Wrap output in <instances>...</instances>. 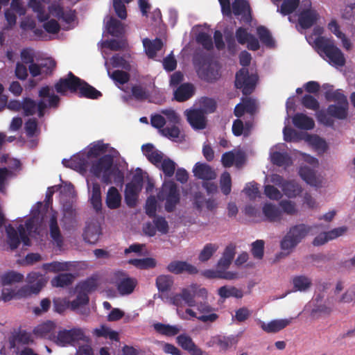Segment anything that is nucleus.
I'll return each instance as SVG.
<instances>
[{
	"instance_id": "f257e3e1",
	"label": "nucleus",
	"mask_w": 355,
	"mask_h": 355,
	"mask_svg": "<svg viewBox=\"0 0 355 355\" xmlns=\"http://www.w3.org/2000/svg\"><path fill=\"white\" fill-rule=\"evenodd\" d=\"M315 45L318 53L329 64L334 66L343 67L346 60L343 53L335 44L334 40L323 36H319L315 40Z\"/></svg>"
},
{
	"instance_id": "f03ea898",
	"label": "nucleus",
	"mask_w": 355,
	"mask_h": 355,
	"mask_svg": "<svg viewBox=\"0 0 355 355\" xmlns=\"http://www.w3.org/2000/svg\"><path fill=\"white\" fill-rule=\"evenodd\" d=\"M196 297L206 300L208 297V291L205 288H201L196 284H192L189 286L182 288L180 293L173 295L170 298V301L172 304L178 307H181L184 304L193 307L196 305Z\"/></svg>"
},
{
	"instance_id": "7ed1b4c3",
	"label": "nucleus",
	"mask_w": 355,
	"mask_h": 355,
	"mask_svg": "<svg viewBox=\"0 0 355 355\" xmlns=\"http://www.w3.org/2000/svg\"><path fill=\"white\" fill-rule=\"evenodd\" d=\"M313 226L304 223L291 226L280 242L282 250L291 252L311 232Z\"/></svg>"
},
{
	"instance_id": "20e7f679",
	"label": "nucleus",
	"mask_w": 355,
	"mask_h": 355,
	"mask_svg": "<svg viewBox=\"0 0 355 355\" xmlns=\"http://www.w3.org/2000/svg\"><path fill=\"white\" fill-rule=\"evenodd\" d=\"M349 104H331L327 110H320L316 113L318 121L323 125L332 127L334 121L332 118L344 120L348 115Z\"/></svg>"
},
{
	"instance_id": "39448f33",
	"label": "nucleus",
	"mask_w": 355,
	"mask_h": 355,
	"mask_svg": "<svg viewBox=\"0 0 355 355\" xmlns=\"http://www.w3.org/2000/svg\"><path fill=\"white\" fill-rule=\"evenodd\" d=\"M157 198L160 201H166L164 208L167 212L174 211L180 200V192L176 184L173 181L165 182L157 193Z\"/></svg>"
},
{
	"instance_id": "423d86ee",
	"label": "nucleus",
	"mask_w": 355,
	"mask_h": 355,
	"mask_svg": "<svg viewBox=\"0 0 355 355\" xmlns=\"http://www.w3.org/2000/svg\"><path fill=\"white\" fill-rule=\"evenodd\" d=\"M110 283L116 286L121 295H128L133 293L137 280L130 277L125 271L116 270L112 274Z\"/></svg>"
},
{
	"instance_id": "0eeeda50",
	"label": "nucleus",
	"mask_w": 355,
	"mask_h": 355,
	"mask_svg": "<svg viewBox=\"0 0 355 355\" xmlns=\"http://www.w3.org/2000/svg\"><path fill=\"white\" fill-rule=\"evenodd\" d=\"M84 331L81 328L73 327L70 329L60 328L53 336V343L59 347H67L84 339Z\"/></svg>"
},
{
	"instance_id": "6e6552de",
	"label": "nucleus",
	"mask_w": 355,
	"mask_h": 355,
	"mask_svg": "<svg viewBox=\"0 0 355 355\" xmlns=\"http://www.w3.org/2000/svg\"><path fill=\"white\" fill-rule=\"evenodd\" d=\"M144 178L141 170L138 168L132 180L127 183L124 191L125 202L129 207H135L140 191L143 187Z\"/></svg>"
},
{
	"instance_id": "1a4fd4ad",
	"label": "nucleus",
	"mask_w": 355,
	"mask_h": 355,
	"mask_svg": "<svg viewBox=\"0 0 355 355\" xmlns=\"http://www.w3.org/2000/svg\"><path fill=\"white\" fill-rule=\"evenodd\" d=\"M257 81V76L249 74L248 69L242 68L236 73L235 87L242 89L243 95L250 94L254 89Z\"/></svg>"
},
{
	"instance_id": "9d476101",
	"label": "nucleus",
	"mask_w": 355,
	"mask_h": 355,
	"mask_svg": "<svg viewBox=\"0 0 355 355\" xmlns=\"http://www.w3.org/2000/svg\"><path fill=\"white\" fill-rule=\"evenodd\" d=\"M81 80V78L69 71L65 77L59 79L55 84L54 87L55 91L61 95H65L67 92L76 94Z\"/></svg>"
},
{
	"instance_id": "9b49d317",
	"label": "nucleus",
	"mask_w": 355,
	"mask_h": 355,
	"mask_svg": "<svg viewBox=\"0 0 355 355\" xmlns=\"http://www.w3.org/2000/svg\"><path fill=\"white\" fill-rule=\"evenodd\" d=\"M220 66L211 60H205L197 69L198 77L207 83H214L220 76Z\"/></svg>"
},
{
	"instance_id": "f8f14e48",
	"label": "nucleus",
	"mask_w": 355,
	"mask_h": 355,
	"mask_svg": "<svg viewBox=\"0 0 355 355\" xmlns=\"http://www.w3.org/2000/svg\"><path fill=\"white\" fill-rule=\"evenodd\" d=\"M231 263L232 261L221 257L218 262L216 271L207 270L205 275L207 277H216L228 280L237 279L239 277L237 272L225 271Z\"/></svg>"
},
{
	"instance_id": "ddd939ff",
	"label": "nucleus",
	"mask_w": 355,
	"mask_h": 355,
	"mask_svg": "<svg viewBox=\"0 0 355 355\" xmlns=\"http://www.w3.org/2000/svg\"><path fill=\"white\" fill-rule=\"evenodd\" d=\"M184 116L191 128L194 130H203L207 126V118L205 112L201 109H187Z\"/></svg>"
},
{
	"instance_id": "4468645a",
	"label": "nucleus",
	"mask_w": 355,
	"mask_h": 355,
	"mask_svg": "<svg viewBox=\"0 0 355 355\" xmlns=\"http://www.w3.org/2000/svg\"><path fill=\"white\" fill-rule=\"evenodd\" d=\"M200 314L197 319L204 323L214 322L218 318V315L214 313L215 309L213 308L206 300L196 302L194 306Z\"/></svg>"
},
{
	"instance_id": "2eb2a0df",
	"label": "nucleus",
	"mask_w": 355,
	"mask_h": 355,
	"mask_svg": "<svg viewBox=\"0 0 355 355\" xmlns=\"http://www.w3.org/2000/svg\"><path fill=\"white\" fill-rule=\"evenodd\" d=\"M236 38L240 44H245L247 43V48L250 51H257L260 48V44L258 39L251 33L247 31V29L243 27H239L236 29L235 33Z\"/></svg>"
},
{
	"instance_id": "dca6fc26",
	"label": "nucleus",
	"mask_w": 355,
	"mask_h": 355,
	"mask_svg": "<svg viewBox=\"0 0 355 355\" xmlns=\"http://www.w3.org/2000/svg\"><path fill=\"white\" fill-rule=\"evenodd\" d=\"M57 330V324L55 322L47 320L36 326L33 333L38 338L47 339L53 342V336H55Z\"/></svg>"
},
{
	"instance_id": "f3484780",
	"label": "nucleus",
	"mask_w": 355,
	"mask_h": 355,
	"mask_svg": "<svg viewBox=\"0 0 355 355\" xmlns=\"http://www.w3.org/2000/svg\"><path fill=\"white\" fill-rule=\"evenodd\" d=\"M176 342L180 347L191 355H207V352L197 346L191 337L186 334L178 336Z\"/></svg>"
},
{
	"instance_id": "a211bd4d",
	"label": "nucleus",
	"mask_w": 355,
	"mask_h": 355,
	"mask_svg": "<svg viewBox=\"0 0 355 355\" xmlns=\"http://www.w3.org/2000/svg\"><path fill=\"white\" fill-rule=\"evenodd\" d=\"M114 159L110 155H105L93 162L90 168L91 173L96 178H100L102 173L111 170Z\"/></svg>"
},
{
	"instance_id": "6ab92c4d",
	"label": "nucleus",
	"mask_w": 355,
	"mask_h": 355,
	"mask_svg": "<svg viewBox=\"0 0 355 355\" xmlns=\"http://www.w3.org/2000/svg\"><path fill=\"white\" fill-rule=\"evenodd\" d=\"M49 227L50 237L57 247L61 248L63 245L64 239L58 226L57 211L52 212L49 221Z\"/></svg>"
},
{
	"instance_id": "aec40b11",
	"label": "nucleus",
	"mask_w": 355,
	"mask_h": 355,
	"mask_svg": "<svg viewBox=\"0 0 355 355\" xmlns=\"http://www.w3.org/2000/svg\"><path fill=\"white\" fill-rule=\"evenodd\" d=\"M166 269L168 272L175 275H180L184 272L189 275H196L198 272V270L196 266L183 261H171L167 266Z\"/></svg>"
},
{
	"instance_id": "412c9836",
	"label": "nucleus",
	"mask_w": 355,
	"mask_h": 355,
	"mask_svg": "<svg viewBox=\"0 0 355 355\" xmlns=\"http://www.w3.org/2000/svg\"><path fill=\"white\" fill-rule=\"evenodd\" d=\"M292 320L293 318H290L285 319L273 320L269 322L268 323L260 321V327L261 329L265 332L268 334H274L279 332V331L286 328L292 322Z\"/></svg>"
},
{
	"instance_id": "4be33fe9",
	"label": "nucleus",
	"mask_w": 355,
	"mask_h": 355,
	"mask_svg": "<svg viewBox=\"0 0 355 355\" xmlns=\"http://www.w3.org/2000/svg\"><path fill=\"white\" fill-rule=\"evenodd\" d=\"M318 19V14L314 9H302L298 17V24L304 29L313 26Z\"/></svg>"
},
{
	"instance_id": "5701e85b",
	"label": "nucleus",
	"mask_w": 355,
	"mask_h": 355,
	"mask_svg": "<svg viewBox=\"0 0 355 355\" xmlns=\"http://www.w3.org/2000/svg\"><path fill=\"white\" fill-rule=\"evenodd\" d=\"M50 12L53 16L61 19L66 24H71L76 19V11L68 9L64 10L63 7L60 5H53L50 7Z\"/></svg>"
},
{
	"instance_id": "b1692460",
	"label": "nucleus",
	"mask_w": 355,
	"mask_h": 355,
	"mask_svg": "<svg viewBox=\"0 0 355 355\" xmlns=\"http://www.w3.org/2000/svg\"><path fill=\"white\" fill-rule=\"evenodd\" d=\"M193 173L197 178L200 180H212L216 178V172L207 164L196 163L193 169Z\"/></svg>"
},
{
	"instance_id": "393cba45",
	"label": "nucleus",
	"mask_w": 355,
	"mask_h": 355,
	"mask_svg": "<svg viewBox=\"0 0 355 355\" xmlns=\"http://www.w3.org/2000/svg\"><path fill=\"white\" fill-rule=\"evenodd\" d=\"M236 343V340L234 336H225L218 335L213 337L211 340L207 343L209 346L218 347L220 351H226L234 345Z\"/></svg>"
},
{
	"instance_id": "a878e982",
	"label": "nucleus",
	"mask_w": 355,
	"mask_h": 355,
	"mask_svg": "<svg viewBox=\"0 0 355 355\" xmlns=\"http://www.w3.org/2000/svg\"><path fill=\"white\" fill-rule=\"evenodd\" d=\"M292 121L295 127L300 130H310L315 126L314 120L304 113H296Z\"/></svg>"
},
{
	"instance_id": "bb28decb",
	"label": "nucleus",
	"mask_w": 355,
	"mask_h": 355,
	"mask_svg": "<svg viewBox=\"0 0 355 355\" xmlns=\"http://www.w3.org/2000/svg\"><path fill=\"white\" fill-rule=\"evenodd\" d=\"M195 92V88L191 83H183L174 92V98L178 102H184L191 98Z\"/></svg>"
},
{
	"instance_id": "cd10ccee",
	"label": "nucleus",
	"mask_w": 355,
	"mask_h": 355,
	"mask_svg": "<svg viewBox=\"0 0 355 355\" xmlns=\"http://www.w3.org/2000/svg\"><path fill=\"white\" fill-rule=\"evenodd\" d=\"M78 93L79 97L89 99H98L103 95L100 91L97 90L83 79L80 84Z\"/></svg>"
},
{
	"instance_id": "c85d7f7f",
	"label": "nucleus",
	"mask_w": 355,
	"mask_h": 355,
	"mask_svg": "<svg viewBox=\"0 0 355 355\" xmlns=\"http://www.w3.org/2000/svg\"><path fill=\"white\" fill-rule=\"evenodd\" d=\"M262 211L266 220L269 222H280L282 218V211L275 205L266 203L262 208Z\"/></svg>"
},
{
	"instance_id": "c756f323",
	"label": "nucleus",
	"mask_w": 355,
	"mask_h": 355,
	"mask_svg": "<svg viewBox=\"0 0 355 355\" xmlns=\"http://www.w3.org/2000/svg\"><path fill=\"white\" fill-rule=\"evenodd\" d=\"M178 124H172L161 130V135L175 142H182L184 139V135L181 132Z\"/></svg>"
},
{
	"instance_id": "7c9ffc66",
	"label": "nucleus",
	"mask_w": 355,
	"mask_h": 355,
	"mask_svg": "<svg viewBox=\"0 0 355 355\" xmlns=\"http://www.w3.org/2000/svg\"><path fill=\"white\" fill-rule=\"evenodd\" d=\"M143 44L146 53L150 58H155L157 51H160L163 46V42L159 38H155L153 40L146 38L143 40Z\"/></svg>"
},
{
	"instance_id": "2f4dec72",
	"label": "nucleus",
	"mask_w": 355,
	"mask_h": 355,
	"mask_svg": "<svg viewBox=\"0 0 355 355\" xmlns=\"http://www.w3.org/2000/svg\"><path fill=\"white\" fill-rule=\"evenodd\" d=\"M105 203L110 209H116L121 206V196L116 187H111L109 188L106 195Z\"/></svg>"
},
{
	"instance_id": "473e14b6",
	"label": "nucleus",
	"mask_w": 355,
	"mask_h": 355,
	"mask_svg": "<svg viewBox=\"0 0 355 355\" xmlns=\"http://www.w3.org/2000/svg\"><path fill=\"white\" fill-rule=\"evenodd\" d=\"M299 175L303 180L311 186L318 187L321 183L316 177L315 171L309 166H301L299 170Z\"/></svg>"
},
{
	"instance_id": "72a5a7b5",
	"label": "nucleus",
	"mask_w": 355,
	"mask_h": 355,
	"mask_svg": "<svg viewBox=\"0 0 355 355\" xmlns=\"http://www.w3.org/2000/svg\"><path fill=\"white\" fill-rule=\"evenodd\" d=\"M43 286L44 284L42 283V281H40L33 285L24 286L17 291V298L19 299L28 297L32 294H37L42 290Z\"/></svg>"
},
{
	"instance_id": "f704fd0d",
	"label": "nucleus",
	"mask_w": 355,
	"mask_h": 355,
	"mask_svg": "<svg viewBox=\"0 0 355 355\" xmlns=\"http://www.w3.org/2000/svg\"><path fill=\"white\" fill-rule=\"evenodd\" d=\"M101 235V228L96 225H89L86 227L84 233V240L91 244L96 243Z\"/></svg>"
},
{
	"instance_id": "c9c22d12",
	"label": "nucleus",
	"mask_w": 355,
	"mask_h": 355,
	"mask_svg": "<svg viewBox=\"0 0 355 355\" xmlns=\"http://www.w3.org/2000/svg\"><path fill=\"white\" fill-rule=\"evenodd\" d=\"M7 243L12 250L17 249L21 242L19 235L14 227L9 224L6 227Z\"/></svg>"
},
{
	"instance_id": "e433bc0d",
	"label": "nucleus",
	"mask_w": 355,
	"mask_h": 355,
	"mask_svg": "<svg viewBox=\"0 0 355 355\" xmlns=\"http://www.w3.org/2000/svg\"><path fill=\"white\" fill-rule=\"evenodd\" d=\"M153 327L157 333L166 336H174L178 334L181 329L178 325H170L160 322L154 324Z\"/></svg>"
},
{
	"instance_id": "4c0bfd02",
	"label": "nucleus",
	"mask_w": 355,
	"mask_h": 355,
	"mask_svg": "<svg viewBox=\"0 0 355 355\" xmlns=\"http://www.w3.org/2000/svg\"><path fill=\"white\" fill-rule=\"evenodd\" d=\"M156 286L160 293H166L171 291L173 285V277L171 275H161L156 278Z\"/></svg>"
},
{
	"instance_id": "58836bf2",
	"label": "nucleus",
	"mask_w": 355,
	"mask_h": 355,
	"mask_svg": "<svg viewBox=\"0 0 355 355\" xmlns=\"http://www.w3.org/2000/svg\"><path fill=\"white\" fill-rule=\"evenodd\" d=\"M90 202L94 209L98 212L101 210L102 200L101 186L98 182L92 184V195L90 197Z\"/></svg>"
},
{
	"instance_id": "ea45409f",
	"label": "nucleus",
	"mask_w": 355,
	"mask_h": 355,
	"mask_svg": "<svg viewBox=\"0 0 355 355\" xmlns=\"http://www.w3.org/2000/svg\"><path fill=\"white\" fill-rule=\"evenodd\" d=\"M128 263L141 270L153 268L157 265L156 260L151 257L131 259L128 261Z\"/></svg>"
},
{
	"instance_id": "a19ab883",
	"label": "nucleus",
	"mask_w": 355,
	"mask_h": 355,
	"mask_svg": "<svg viewBox=\"0 0 355 355\" xmlns=\"http://www.w3.org/2000/svg\"><path fill=\"white\" fill-rule=\"evenodd\" d=\"M218 294L221 298H229L230 297H234L236 298H242L243 293L241 289H239L234 286H223L218 288Z\"/></svg>"
},
{
	"instance_id": "79ce46f5",
	"label": "nucleus",
	"mask_w": 355,
	"mask_h": 355,
	"mask_svg": "<svg viewBox=\"0 0 355 355\" xmlns=\"http://www.w3.org/2000/svg\"><path fill=\"white\" fill-rule=\"evenodd\" d=\"M270 158L272 163L278 166H288L292 164L291 158L286 153L273 152L270 155Z\"/></svg>"
},
{
	"instance_id": "37998d69",
	"label": "nucleus",
	"mask_w": 355,
	"mask_h": 355,
	"mask_svg": "<svg viewBox=\"0 0 355 355\" xmlns=\"http://www.w3.org/2000/svg\"><path fill=\"white\" fill-rule=\"evenodd\" d=\"M257 33L260 41L267 47L272 48L275 46V41L272 37L270 31L263 26H259L257 28Z\"/></svg>"
},
{
	"instance_id": "c03bdc74",
	"label": "nucleus",
	"mask_w": 355,
	"mask_h": 355,
	"mask_svg": "<svg viewBox=\"0 0 355 355\" xmlns=\"http://www.w3.org/2000/svg\"><path fill=\"white\" fill-rule=\"evenodd\" d=\"M106 26L108 33L112 36L118 37L123 33V24L113 17L107 21Z\"/></svg>"
},
{
	"instance_id": "a18cd8bd",
	"label": "nucleus",
	"mask_w": 355,
	"mask_h": 355,
	"mask_svg": "<svg viewBox=\"0 0 355 355\" xmlns=\"http://www.w3.org/2000/svg\"><path fill=\"white\" fill-rule=\"evenodd\" d=\"M73 279L71 273H61L51 280V284L55 287H64L71 285Z\"/></svg>"
},
{
	"instance_id": "49530a36",
	"label": "nucleus",
	"mask_w": 355,
	"mask_h": 355,
	"mask_svg": "<svg viewBox=\"0 0 355 355\" xmlns=\"http://www.w3.org/2000/svg\"><path fill=\"white\" fill-rule=\"evenodd\" d=\"M98 277L96 275H93L79 284L80 290L83 292L89 293L95 291L98 286Z\"/></svg>"
},
{
	"instance_id": "de8ad7c7",
	"label": "nucleus",
	"mask_w": 355,
	"mask_h": 355,
	"mask_svg": "<svg viewBox=\"0 0 355 355\" xmlns=\"http://www.w3.org/2000/svg\"><path fill=\"white\" fill-rule=\"evenodd\" d=\"M24 279V275L13 270L6 272L1 276V282L3 286L10 285L14 283H19Z\"/></svg>"
},
{
	"instance_id": "09e8293b",
	"label": "nucleus",
	"mask_w": 355,
	"mask_h": 355,
	"mask_svg": "<svg viewBox=\"0 0 355 355\" xmlns=\"http://www.w3.org/2000/svg\"><path fill=\"white\" fill-rule=\"evenodd\" d=\"M324 97L327 101H334L336 104H349L346 96L341 89L324 92Z\"/></svg>"
},
{
	"instance_id": "8fccbe9b",
	"label": "nucleus",
	"mask_w": 355,
	"mask_h": 355,
	"mask_svg": "<svg viewBox=\"0 0 355 355\" xmlns=\"http://www.w3.org/2000/svg\"><path fill=\"white\" fill-rule=\"evenodd\" d=\"M232 133L236 137L243 135L248 137L250 133V123H246L244 127L243 123L241 119H236L234 121L232 128Z\"/></svg>"
},
{
	"instance_id": "3c124183",
	"label": "nucleus",
	"mask_w": 355,
	"mask_h": 355,
	"mask_svg": "<svg viewBox=\"0 0 355 355\" xmlns=\"http://www.w3.org/2000/svg\"><path fill=\"white\" fill-rule=\"evenodd\" d=\"M302 105L308 109L315 112L320 111V103L317 98H315L311 94H305L301 98Z\"/></svg>"
},
{
	"instance_id": "603ef678",
	"label": "nucleus",
	"mask_w": 355,
	"mask_h": 355,
	"mask_svg": "<svg viewBox=\"0 0 355 355\" xmlns=\"http://www.w3.org/2000/svg\"><path fill=\"white\" fill-rule=\"evenodd\" d=\"M218 246L214 243H207L198 255V259L201 262L207 261L217 251Z\"/></svg>"
},
{
	"instance_id": "864d4df0",
	"label": "nucleus",
	"mask_w": 355,
	"mask_h": 355,
	"mask_svg": "<svg viewBox=\"0 0 355 355\" xmlns=\"http://www.w3.org/2000/svg\"><path fill=\"white\" fill-rule=\"evenodd\" d=\"M293 284L295 291H305L311 286V281L304 275L296 276L293 279Z\"/></svg>"
},
{
	"instance_id": "5fc2aeb1",
	"label": "nucleus",
	"mask_w": 355,
	"mask_h": 355,
	"mask_svg": "<svg viewBox=\"0 0 355 355\" xmlns=\"http://www.w3.org/2000/svg\"><path fill=\"white\" fill-rule=\"evenodd\" d=\"M62 163L67 168L78 170L84 167L85 160L80 156H73L71 159H63Z\"/></svg>"
},
{
	"instance_id": "6e6d98bb",
	"label": "nucleus",
	"mask_w": 355,
	"mask_h": 355,
	"mask_svg": "<svg viewBox=\"0 0 355 355\" xmlns=\"http://www.w3.org/2000/svg\"><path fill=\"white\" fill-rule=\"evenodd\" d=\"M108 74L116 84L124 85L130 80V74L122 70H114L112 73L108 71Z\"/></svg>"
},
{
	"instance_id": "4d7b16f0",
	"label": "nucleus",
	"mask_w": 355,
	"mask_h": 355,
	"mask_svg": "<svg viewBox=\"0 0 355 355\" xmlns=\"http://www.w3.org/2000/svg\"><path fill=\"white\" fill-rule=\"evenodd\" d=\"M220 186L222 193L227 196L231 192L232 189V180L230 174L225 171L220 176Z\"/></svg>"
},
{
	"instance_id": "13d9d810",
	"label": "nucleus",
	"mask_w": 355,
	"mask_h": 355,
	"mask_svg": "<svg viewBox=\"0 0 355 355\" xmlns=\"http://www.w3.org/2000/svg\"><path fill=\"white\" fill-rule=\"evenodd\" d=\"M22 110L25 116H33L37 112V103L31 98L23 99Z\"/></svg>"
},
{
	"instance_id": "bf43d9fd",
	"label": "nucleus",
	"mask_w": 355,
	"mask_h": 355,
	"mask_svg": "<svg viewBox=\"0 0 355 355\" xmlns=\"http://www.w3.org/2000/svg\"><path fill=\"white\" fill-rule=\"evenodd\" d=\"M285 194L290 198L295 197L302 192L301 187L294 182H287L284 185Z\"/></svg>"
},
{
	"instance_id": "052dcab7",
	"label": "nucleus",
	"mask_w": 355,
	"mask_h": 355,
	"mask_svg": "<svg viewBox=\"0 0 355 355\" xmlns=\"http://www.w3.org/2000/svg\"><path fill=\"white\" fill-rule=\"evenodd\" d=\"M175 163L170 158H165L161 164V169L164 175L171 178L173 175L175 171Z\"/></svg>"
},
{
	"instance_id": "680f3d73",
	"label": "nucleus",
	"mask_w": 355,
	"mask_h": 355,
	"mask_svg": "<svg viewBox=\"0 0 355 355\" xmlns=\"http://www.w3.org/2000/svg\"><path fill=\"white\" fill-rule=\"evenodd\" d=\"M250 11V6L248 3L244 0H234L232 3V12L236 15H240Z\"/></svg>"
},
{
	"instance_id": "e2e57ef3",
	"label": "nucleus",
	"mask_w": 355,
	"mask_h": 355,
	"mask_svg": "<svg viewBox=\"0 0 355 355\" xmlns=\"http://www.w3.org/2000/svg\"><path fill=\"white\" fill-rule=\"evenodd\" d=\"M13 175V172L6 167L0 168V192L5 193L6 191L7 180Z\"/></svg>"
},
{
	"instance_id": "0e129e2a",
	"label": "nucleus",
	"mask_w": 355,
	"mask_h": 355,
	"mask_svg": "<svg viewBox=\"0 0 355 355\" xmlns=\"http://www.w3.org/2000/svg\"><path fill=\"white\" fill-rule=\"evenodd\" d=\"M196 41L207 50L213 49V42L211 36L205 32H200L196 37Z\"/></svg>"
},
{
	"instance_id": "69168bd1",
	"label": "nucleus",
	"mask_w": 355,
	"mask_h": 355,
	"mask_svg": "<svg viewBox=\"0 0 355 355\" xmlns=\"http://www.w3.org/2000/svg\"><path fill=\"white\" fill-rule=\"evenodd\" d=\"M251 252L254 258L261 259L264 253V241L263 240H257L252 243Z\"/></svg>"
},
{
	"instance_id": "338daca9",
	"label": "nucleus",
	"mask_w": 355,
	"mask_h": 355,
	"mask_svg": "<svg viewBox=\"0 0 355 355\" xmlns=\"http://www.w3.org/2000/svg\"><path fill=\"white\" fill-rule=\"evenodd\" d=\"M201 110L205 112V114L207 113H213L215 112L217 107L216 102L214 99L205 97L202 98L201 101Z\"/></svg>"
},
{
	"instance_id": "774afa93",
	"label": "nucleus",
	"mask_w": 355,
	"mask_h": 355,
	"mask_svg": "<svg viewBox=\"0 0 355 355\" xmlns=\"http://www.w3.org/2000/svg\"><path fill=\"white\" fill-rule=\"evenodd\" d=\"M107 144H103L101 141H98L94 144L88 150V156L97 157L101 154L105 153L107 150Z\"/></svg>"
}]
</instances>
